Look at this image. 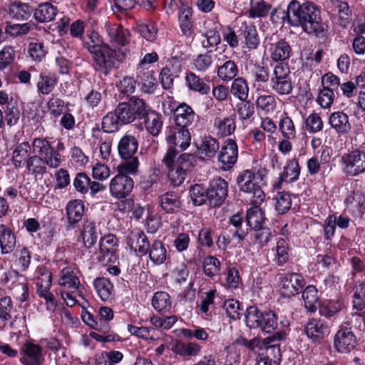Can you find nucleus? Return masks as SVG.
I'll list each match as a JSON object with an SVG mask.
<instances>
[{"label": "nucleus", "instance_id": "obj_1", "mask_svg": "<svg viewBox=\"0 0 365 365\" xmlns=\"http://www.w3.org/2000/svg\"><path fill=\"white\" fill-rule=\"evenodd\" d=\"M281 18L287 19L292 26H301L307 34L321 29L320 11L312 2L300 4L293 0L289 4L287 12H282Z\"/></svg>", "mask_w": 365, "mask_h": 365}, {"label": "nucleus", "instance_id": "obj_2", "mask_svg": "<svg viewBox=\"0 0 365 365\" xmlns=\"http://www.w3.org/2000/svg\"><path fill=\"white\" fill-rule=\"evenodd\" d=\"M177 155L175 148H168L162 160L168 170V180L175 187L182 184L195 160L192 154L182 153L176 158Z\"/></svg>", "mask_w": 365, "mask_h": 365}, {"label": "nucleus", "instance_id": "obj_3", "mask_svg": "<svg viewBox=\"0 0 365 365\" xmlns=\"http://www.w3.org/2000/svg\"><path fill=\"white\" fill-rule=\"evenodd\" d=\"M245 322L250 329L259 328L262 331L270 334L278 327L277 317L272 310L260 311L251 306L246 310Z\"/></svg>", "mask_w": 365, "mask_h": 365}, {"label": "nucleus", "instance_id": "obj_4", "mask_svg": "<svg viewBox=\"0 0 365 365\" xmlns=\"http://www.w3.org/2000/svg\"><path fill=\"white\" fill-rule=\"evenodd\" d=\"M259 180L262 178L250 170H242L237 177L236 182L240 190L251 195L250 200L253 205L261 204L265 197L259 185Z\"/></svg>", "mask_w": 365, "mask_h": 365}, {"label": "nucleus", "instance_id": "obj_5", "mask_svg": "<svg viewBox=\"0 0 365 365\" xmlns=\"http://www.w3.org/2000/svg\"><path fill=\"white\" fill-rule=\"evenodd\" d=\"M269 87L279 96L289 95L293 90L289 68L287 64L275 65L269 80Z\"/></svg>", "mask_w": 365, "mask_h": 365}, {"label": "nucleus", "instance_id": "obj_6", "mask_svg": "<svg viewBox=\"0 0 365 365\" xmlns=\"http://www.w3.org/2000/svg\"><path fill=\"white\" fill-rule=\"evenodd\" d=\"M344 173L349 177H357L365 173V151L354 149L344 153L340 160Z\"/></svg>", "mask_w": 365, "mask_h": 365}, {"label": "nucleus", "instance_id": "obj_7", "mask_svg": "<svg viewBox=\"0 0 365 365\" xmlns=\"http://www.w3.org/2000/svg\"><path fill=\"white\" fill-rule=\"evenodd\" d=\"M93 51V66L96 71L105 76L109 74L111 70L117 67L118 58L116 51L108 45L103 46L99 50L98 48L91 47Z\"/></svg>", "mask_w": 365, "mask_h": 365}, {"label": "nucleus", "instance_id": "obj_8", "mask_svg": "<svg viewBox=\"0 0 365 365\" xmlns=\"http://www.w3.org/2000/svg\"><path fill=\"white\" fill-rule=\"evenodd\" d=\"M304 284V279L301 274L288 273L280 279L279 292L282 296L290 298L299 294Z\"/></svg>", "mask_w": 365, "mask_h": 365}, {"label": "nucleus", "instance_id": "obj_9", "mask_svg": "<svg viewBox=\"0 0 365 365\" xmlns=\"http://www.w3.org/2000/svg\"><path fill=\"white\" fill-rule=\"evenodd\" d=\"M356 345V338L351 328L341 325L334 338V346L340 353H350Z\"/></svg>", "mask_w": 365, "mask_h": 365}, {"label": "nucleus", "instance_id": "obj_10", "mask_svg": "<svg viewBox=\"0 0 365 365\" xmlns=\"http://www.w3.org/2000/svg\"><path fill=\"white\" fill-rule=\"evenodd\" d=\"M218 161L223 170H229L235 165L238 158V146L233 139H227L218 154Z\"/></svg>", "mask_w": 365, "mask_h": 365}, {"label": "nucleus", "instance_id": "obj_11", "mask_svg": "<svg viewBox=\"0 0 365 365\" xmlns=\"http://www.w3.org/2000/svg\"><path fill=\"white\" fill-rule=\"evenodd\" d=\"M210 205L220 206L226 199L228 194V183L222 178L212 179L207 188Z\"/></svg>", "mask_w": 365, "mask_h": 365}, {"label": "nucleus", "instance_id": "obj_12", "mask_svg": "<svg viewBox=\"0 0 365 365\" xmlns=\"http://www.w3.org/2000/svg\"><path fill=\"white\" fill-rule=\"evenodd\" d=\"M169 143L168 148H174L180 151L186 150L190 145L191 134L189 128L175 127L170 129V133L167 137Z\"/></svg>", "mask_w": 365, "mask_h": 365}, {"label": "nucleus", "instance_id": "obj_13", "mask_svg": "<svg viewBox=\"0 0 365 365\" xmlns=\"http://www.w3.org/2000/svg\"><path fill=\"white\" fill-rule=\"evenodd\" d=\"M286 336L287 334L285 331H279L262 340V344L266 346L264 356H268V359H270L278 365H279L282 359V354L278 341L284 339Z\"/></svg>", "mask_w": 365, "mask_h": 365}, {"label": "nucleus", "instance_id": "obj_14", "mask_svg": "<svg viewBox=\"0 0 365 365\" xmlns=\"http://www.w3.org/2000/svg\"><path fill=\"white\" fill-rule=\"evenodd\" d=\"M304 331L307 337L313 342H319L329 335L330 330L325 319L312 318L306 324Z\"/></svg>", "mask_w": 365, "mask_h": 365}, {"label": "nucleus", "instance_id": "obj_15", "mask_svg": "<svg viewBox=\"0 0 365 365\" xmlns=\"http://www.w3.org/2000/svg\"><path fill=\"white\" fill-rule=\"evenodd\" d=\"M20 361L24 365H41L44 361L42 348L31 341L25 342L21 349Z\"/></svg>", "mask_w": 365, "mask_h": 365}, {"label": "nucleus", "instance_id": "obj_16", "mask_svg": "<svg viewBox=\"0 0 365 365\" xmlns=\"http://www.w3.org/2000/svg\"><path fill=\"white\" fill-rule=\"evenodd\" d=\"M133 187V181L126 175L118 174L110 182V192L117 199L124 198L129 195Z\"/></svg>", "mask_w": 365, "mask_h": 365}, {"label": "nucleus", "instance_id": "obj_17", "mask_svg": "<svg viewBox=\"0 0 365 365\" xmlns=\"http://www.w3.org/2000/svg\"><path fill=\"white\" fill-rule=\"evenodd\" d=\"M127 245L137 255L144 256L148 252L150 243L145 234L140 230H133L126 237Z\"/></svg>", "mask_w": 365, "mask_h": 365}, {"label": "nucleus", "instance_id": "obj_18", "mask_svg": "<svg viewBox=\"0 0 365 365\" xmlns=\"http://www.w3.org/2000/svg\"><path fill=\"white\" fill-rule=\"evenodd\" d=\"M117 245L118 240L114 235L108 234L101 238L99 242L101 255L98 256V260L103 263L111 262Z\"/></svg>", "mask_w": 365, "mask_h": 365}, {"label": "nucleus", "instance_id": "obj_19", "mask_svg": "<svg viewBox=\"0 0 365 365\" xmlns=\"http://www.w3.org/2000/svg\"><path fill=\"white\" fill-rule=\"evenodd\" d=\"M197 115L193 109L186 103H181L174 110V120L176 126L188 128L196 120Z\"/></svg>", "mask_w": 365, "mask_h": 365}, {"label": "nucleus", "instance_id": "obj_20", "mask_svg": "<svg viewBox=\"0 0 365 365\" xmlns=\"http://www.w3.org/2000/svg\"><path fill=\"white\" fill-rule=\"evenodd\" d=\"M213 128L219 138H225L234 133L236 129L235 115L219 116L213 120Z\"/></svg>", "mask_w": 365, "mask_h": 365}, {"label": "nucleus", "instance_id": "obj_21", "mask_svg": "<svg viewBox=\"0 0 365 365\" xmlns=\"http://www.w3.org/2000/svg\"><path fill=\"white\" fill-rule=\"evenodd\" d=\"M105 29L110 42L114 46H123L129 41V31L117 24H106Z\"/></svg>", "mask_w": 365, "mask_h": 365}, {"label": "nucleus", "instance_id": "obj_22", "mask_svg": "<svg viewBox=\"0 0 365 365\" xmlns=\"http://www.w3.org/2000/svg\"><path fill=\"white\" fill-rule=\"evenodd\" d=\"M59 284L66 288L74 289L78 293V295L83 298L84 287L81 284L80 280L73 269L66 267L61 270Z\"/></svg>", "mask_w": 365, "mask_h": 365}, {"label": "nucleus", "instance_id": "obj_23", "mask_svg": "<svg viewBox=\"0 0 365 365\" xmlns=\"http://www.w3.org/2000/svg\"><path fill=\"white\" fill-rule=\"evenodd\" d=\"M197 148V153L200 158L202 160H210L216 155L219 150L220 145L218 141L215 138L205 136L202 138Z\"/></svg>", "mask_w": 365, "mask_h": 365}, {"label": "nucleus", "instance_id": "obj_24", "mask_svg": "<svg viewBox=\"0 0 365 365\" xmlns=\"http://www.w3.org/2000/svg\"><path fill=\"white\" fill-rule=\"evenodd\" d=\"M138 148L137 139L132 135L126 133L120 140L118 145V154L122 159L134 156Z\"/></svg>", "mask_w": 365, "mask_h": 365}, {"label": "nucleus", "instance_id": "obj_25", "mask_svg": "<svg viewBox=\"0 0 365 365\" xmlns=\"http://www.w3.org/2000/svg\"><path fill=\"white\" fill-rule=\"evenodd\" d=\"M329 123L339 134L349 133L351 130V125L349 116L342 111L332 113L329 118Z\"/></svg>", "mask_w": 365, "mask_h": 365}, {"label": "nucleus", "instance_id": "obj_26", "mask_svg": "<svg viewBox=\"0 0 365 365\" xmlns=\"http://www.w3.org/2000/svg\"><path fill=\"white\" fill-rule=\"evenodd\" d=\"M58 79L56 73L41 72L36 84L38 92L42 95H48L55 89Z\"/></svg>", "mask_w": 365, "mask_h": 365}, {"label": "nucleus", "instance_id": "obj_27", "mask_svg": "<svg viewBox=\"0 0 365 365\" xmlns=\"http://www.w3.org/2000/svg\"><path fill=\"white\" fill-rule=\"evenodd\" d=\"M269 53L270 58L273 61H283L290 57L292 48L289 42L284 39H280L271 45Z\"/></svg>", "mask_w": 365, "mask_h": 365}, {"label": "nucleus", "instance_id": "obj_28", "mask_svg": "<svg viewBox=\"0 0 365 365\" xmlns=\"http://www.w3.org/2000/svg\"><path fill=\"white\" fill-rule=\"evenodd\" d=\"M16 246V237L6 225H0V247L3 255L11 253Z\"/></svg>", "mask_w": 365, "mask_h": 365}, {"label": "nucleus", "instance_id": "obj_29", "mask_svg": "<svg viewBox=\"0 0 365 365\" xmlns=\"http://www.w3.org/2000/svg\"><path fill=\"white\" fill-rule=\"evenodd\" d=\"M100 231L95 222L86 221L83 225L81 237L86 247H93L99 237Z\"/></svg>", "mask_w": 365, "mask_h": 365}, {"label": "nucleus", "instance_id": "obj_30", "mask_svg": "<svg viewBox=\"0 0 365 365\" xmlns=\"http://www.w3.org/2000/svg\"><path fill=\"white\" fill-rule=\"evenodd\" d=\"M58 10L49 2L42 3L35 10V19L41 23L49 22L54 19Z\"/></svg>", "mask_w": 365, "mask_h": 365}, {"label": "nucleus", "instance_id": "obj_31", "mask_svg": "<svg viewBox=\"0 0 365 365\" xmlns=\"http://www.w3.org/2000/svg\"><path fill=\"white\" fill-rule=\"evenodd\" d=\"M344 303L341 300H329L319 307V314L326 318L337 317L343 312Z\"/></svg>", "mask_w": 365, "mask_h": 365}, {"label": "nucleus", "instance_id": "obj_32", "mask_svg": "<svg viewBox=\"0 0 365 365\" xmlns=\"http://www.w3.org/2000/svg\"><path fill=\"white\" fill-rule=\"evenodd\" d=\"M186 85L187 88L193 91L200 94L205 95L210 91V86L206 83L202 78L197 76L193 72H189L185 77Z\"/></svg>", "mask_w": 365, "mask_h": 365}, {"label": "nucleus", "instance_id": "obj_33", "mask_svg": "<svg viewBox=\"0 0 365 365\" xmlns=\"http://www.w3.org/2000/svg\"><path fill=\"white\" fill-rule=\"evenodd\" d=\"M241 29L246 47L249 50L256 49L259 44V38L256 27L252 24H243Z\"/></svg>", "mask_w": 365, "mask_h": 365}, {"label": "nucleus", "instance_id": "obj_34", "mask_svg": "<svg viewBox=\"0 0 365 365\" xmlns=\"http://www.w3.org/2000/svg\"><path fill=\"white\" fill-rule=\"evenodd\" d=\"M304 307L308 312H315L319 304L318 291L314 286L309 285L302 291Z\"/></svg>", "mask_w": 365, "mask_h": 365}, {"label": "nucleus", "instance_id": "obj_35", "mask_svg": "<svg viewBox=\"0 0 365 365\" xmlns=\"http://www.w3.org/2000/svg\"><path fill=\"white\" fill-rule=\"evenodd\" d=\"M265 217L263 211L259 207L258 205H254L247 212V225L253 230L257 231L262 229Z\"/></svg>", "mask_w": 365, "mask_h": 365}, {"label": "nucleus", "instance_id": "obj_36", "mask_svg": "<svg viewBox=\"0 0 365 365\" xmlns=\"http://www.w3.org/2000/svg\"><path fill=\"white\" fill-rule=\"evenodd\" d=\"M146 130L153 136L159 134L162 128L160 115L154 110H150L143 117Z\"/></svg>", "mask_w": 365, "mask_h": 365}, {"label": "nucleus", "instance_id": "obj_37", "mask_svg": "<svg viewBox=\"0 0 365 365\" xmlns=\"http://www.w3.org/2000/svg\"><path fill=\"white\" fill-rule=\"evenodd\" d=\"M32 9L24 3L16 1L11 4L8 10L9 16L16 20H26L31 14Z\"/></svg>", "mask_w": 365, "mask_h": 365}, {"label": "nucleus", "instance_id": "obj_38", "mask_svg": "<svg viewBox=\"0 0 365 365\" xmlns=\"http://www.w3.org/2000/svg\"><path fill=\"white\" fill-rule=\"evenodd\" d=\"M67 217L70 224L79 222L84 212V205L81 200L70 201L66 206Z\"/></svg>", "mask_w": 365, "mask_h": 365}, {"label": "nucleus", "instance_id": "obj_39", "mask_svg": "<svg viewBox=\"0 0 365 365\" xmlns=\"http://www.w3.org/2000/svg\"><path fill=\"white\" fill-rule=\"evenodd\" d=\"M300 168L298 160L295 158L290 160L284 168V171L280 175V182H292L299 178Z\"/></svg>", "mask_w": 365, "mask_h": 365}, {"label": "nucleus", "instance_id": "obj_40", "mask_svg": "<svg viewBox=\"0 0 365 365\" xmlns=\"http://www.w3.org/2000/svg\"><path fill=\"white\" fill-rule=\"evenodd\" d=\"M237 73L238 68L233 61L227 60L217 66V76L222 81L227 82L234 79Z\"/></svg>", "mask_w": 365, "mask_h": 365}, {"label": "nucleus", "instance_id": "obj_41", "mask_svg": "<svg viewBox=\"0 0 365 365\" xmlns=\"http://www.w3.org/2000/svg\"><path fill=\"white\" fill-rule=\"evenodd\" d=\"M230 93L239 100L246 101L249 93L248 83L242 77L234 78L231 85Z\"/></svg>", "mask_w": 365, "mask_h": 365}, {"label": "nucleus", "instance_id": "obj_42", "mask_svg": "<svg viewBox=\"0 0 365 365\" xmlns=\"http://www.w3.org/2000/svg\"><path fill=\"white\" fill-rule=\"evenodd\" d=\"M31 146L28 142H24L16 147L13 151L12 160L16 168L26 165L27 159L30 157L29 151Z\"/></svg>", "mask_w": 365, "mask_h": 365}, {"label": "nucleus", "instance_id": "obj_43", "mask_svg": "<svg viewBox=\"0 0 365 365\" xmlns=\"http://www.w3.org/2000/svg\"><path fill=\"white\" fill-rule=\"evenodd\" d=\"M365 197L359 190L352 191L346 198L345 203L348 209L352 212L362 213L364 212Z\"/></svg>", "mask_w": 365, "mask_h": 365}, {"label": "nucleus", "instance_id": "obj_44", "mask_svg": "<svg viewBox=\"0 0 365 365\" xmlns=\"http://www.w3.org/2000/svg\"><path fill=\"white\" fill-rule=\"evenodd\" d=\"M152 306L158 312L170 311L172 302L170 295L165 292H157L152 298Z\"/></svg>", "mask_w": 365, "mask_h": 365}, {"label": "nucleus", "instance_id": "obj_45", "mask_svg": "<svg viewBox=\"0 0 365 365\" xmlns=\"http://www.w3.org/2000/svg\"><path fill=\"white\" fill-rule=\"evenodd\" d=\"M148 252L150 259L155 264H161L166 259L167 251L163 243L160 241H154L152 245H150Z\"/></svg>", "mask_w": 365, "mask_h": 365}, {"label": "nucleus", "instance_id": "obj_46", "mask_svg": "<svg viewBox=\"0 0 365 365\" xmlns=\"http://www.w3.org/2000/svg\"><path fill=\"white\" fill-rule=\"evenodd\" d=\"M160 205L163 210L168 213H173L178 210L180 205L179 197L174 192H168L160 197Z\"/></svg>", "mask_w": 365, "mask_h": 365}, {"label": "nucleus", "instance_id": "obj_47", "mask_svg": "<svg viewBox=\"0 0 365 365\" xmlns=\"http://www.w3.org/2000/svg\"><path fill=\"white\" fill-rule=\"evenodd\" d=\"M354 290L353 307L362 310L365 308V276L356 282Z\"/></svg>", "mask_w": 365, "mask_h": 365}, {"label": "nucleus", "instance_id": "obj_48", "mask_svg": "<svg viewBox=\"0 0 365 365\" xmlns=\"http://www.w3.org/2000/svg\"><path fill=\"white\" fill-rule=\"evenodd\" d=\"M218 26L214 24L210 29L202 33L203 39L201 41L202 46L205 48L217 46L221 41L220 34L217 31Z\"/></svg>", "mask_w": 365, "mask_h": 365}, {"label": "nucleus", "instance_id": "obj_49", "mask_svg": "<svg viewBox=\"0 0 365 365\" xmlns=\"http://www.w3.org/2000/svg\"><path fill=\"white\" fill-rule=\"evenodd\" d=\"M200 350L201 346L193 342H179L174 347V351L182 356H195Z\"/></svg>", "mask_w": 365, "mask_h": 365}, {"label": "nucleus", "instance_id": "obj_50", "mask_svg": "<svg viewBox=\"0 0 365 365\" xmlns=\"http://www.w3.org/2000/svg\"><path fill=\"white\" fill-rule=\"evenodd\" d=\"M271 6L264 0H251L249 15L252 18L266 16L269 12Z\"/></svg>", "mask_w": 365, "mask_h": 365}, {"label": "nucleus", "instance_id": "obj_51", "mask_svg": "<svg viewBox=\"0 0 365 365\" xmlns=\"http://www.w3.org/2000/svg\"><path fill=\"white\" fill-rule=\"evenodd\" d=\"M94 287L102 300L106 301L110 298L113 290V284L108 279L105 277L97 278L94 281Z\"/></svg>", "mask_w": 365, "mask_h": 365}, {"label": "nucleus", "instance_id": "obj_52", "mask_svg": "<svg viewBox=\"0 0 365 365\" xmlns=\"http://www.w3.org/2000/svg\"><path fill=\"white\" fill-rule=\"evenodd\" d=\"M26 167L28 171L33 175H42L46 172V166L41 156L31 155L27 159Z\"/></svg>", "mask_w": 365, "mask_h": 365}, {"label": "nucleus", "instance_id": "obj_53", "mask_svg": "<svg viewBox=\"0 0 365 365\" xmlns=\"http://www.w3.org/2000/svg\"><path fill=\"white\" fill-rule=\"evenodd\" d=\"M127 103L132 113H134L135 118L137 117L143 118L150 110L144 100L135 96L130 98Z\"/></svg>", "mask_w": 365, "mask_h": 365}, {"label": "nucleus", "instance_id": "obj_54", "mask_svg": "<svg viewBox=\"0 0 365 365\" xmlns=\"http://www.w3.org/2000/svg\"><path fill=\"white\" fill-rule=\"evenodd\" d=\"M28 53L32 61L39 63L45 58L47 48L43 42H31L28 46Z\"/></svg>", "mask_w": 365, "mask_h": 365}, {"label": "nucleus", "instance_id": "obj_55", "mask_svg": "<svg viewBox=\"0 0 365 365\" xmlns=\"http://www.w3.org/2000/svg\"><path fill=\"white\" fill-rule=\"evenodd\" d=\"M122 125L115 111L108 113L102 119V130L105 133H113Z\"/></svg>", "mask_w": 365, "mask_h": 365}, {"label": "nucleus", "instance_id": "obj_56", "mask_svg": "<svg viewBox=\"0 0 365 365\" xmlns=\"http://www.w3.org/2000/svg\"><path fill=\"white\" fill-rule=\"evenodd\" d=\"M275 210L278 214L282 215L287 212L291 207L292 200L290 195L284 192H278L274 197Z\"/></svg>", "mask_w": 365, "mask_h": 365}, {"label": "nucleus", "instance_id": "obj_57", "mask_svg": "<svg viewBox=\"0 0 365 365\" xmlns=\"http://www.w3.org/2000/svg\"><path fill=\"white\" fill-rule=\"evenodd\" d=\"M122 125L128 124L135 118L127 103H120L114 110Z\"/></svg>", "mask_w": 365, "mask_h": 365}, {"label": "nucleus", "instance_id": "obj_58", "mask_svg": "<svg viewBox=\"0 0 365 365\" xmlns=\"http://www.w3.org/2000/svg\"><path fill=\"white\" fill-rule=\"evenodd\" d=\"M13 305L10 297H5L0 299V328H4L11 319Z\"/></svg>", "mask_w": 365, "mask_h": 365}, {"label": "nucleus", "instance_id": "obj_59", "mask_svg": "<svg viewBox=\"0 0 365 365\" xmlns=\"http://www.w3.org/2000/svg\"><path fill=\"white\" fill-rule=\"evenodd\" d=\"M125 161L118 166L119 174L135 175L138 173L139 161L137 157L132 156L130 158L125 159Z\"/></svg>", "mask_w": 365, "mask_h": 365}, {"label": "nucleus", "instance_id": "obj_60", "mask_svg": "<svg viewBox=\"0 0 365 365\" xmlns=\"http://www.w3.org/2000/svg\"><path fill=\"white\" fill-rule=\"evenodd\" d=\"M190 198L195 205H201L208 200L207 189L200 185H195L190 190Z\"/></svg>", "mask_w": 365, "mask_h": 365}, {"label": "nucleus", "instance_id": "obj_61", "mask_svg": "<svg viewBox=\"0 0 365 365\" xmlns=\"http://www.w3.org/2000/svg\"><path fill=\"white\" fill-rule=\"evenodd\" d=\"M289 245L284 239H279L276 245V262L279 266L285 264L289 259Z\"/></svg>", "mask_w": 365, "mask_h": 365}, {"label": "nucleus", "instance_id": "obj_62", "mask_svg": "<svg viewBox=\"0 0 365 365\" xmlns=\"http://www.w3.org/2000/svg\"><path fill=\"white\" fill-rule=\"evenodd\" d=\"M128 332L138 338L142 339L145 341H153L155 339L153 336L154 330L151 328L141 327H138L132 324L127 326Z\"/></svg>", "mask_w": 365, "mask_h": 365}, {"label": "nucleus", "instance_id": "obj_63", "mask_svg": "<svg viewBox=\"0 0 365 365\" xmlns=\"http://www.w3.org/2000/svg\"><path fill=\"white\" fill-rule=\"evenodd\" d=\"M179 23L182 32L190 36L192 31V13L189 9H184L179 15Z\"/></svg>", "mask_w": 365, "mask_h": 365}, {"label": "nucleus", "instance_id": "obj_64", "mask_svg": "<svg viewBox=\"0 0 365 365\" xmlns=\"http://www.w3.org/2000/svg\"><path fill=\"white\" fill-rule=\"evenodd\" d=\"M16 51L11 46H6L0 51V69L4 70L15 60Z\"/></svg>", "mask_w": 365, "mask_h": 365}]
</instances>
